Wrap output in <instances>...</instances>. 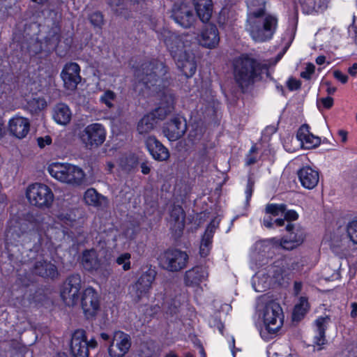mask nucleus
<instances>
[{
	"label": "nucleus",
	"mask_w": 357,
	"mask_h": 357,
	"mask_svg": "<svg viewBox=\"0 0 357 357\" xmlns=\"http://www.w3.org/2000/svg\"><path fill=\"white\" fill-rule=\"evenodd\" d=\"M158 96L161 98L160 105L152 113L144 116L137 123V130L140 135H145L151 132L156 126L158 120L165 119L172 109V96L165 90L160 91Z\"/></svg>",
	"instance_id": "obj_1"
},
{
	"label": "nucleus",
	"mask_w": 357,
	"mask_h": 357,
	"mask_svg": "<svg viewBox=\"0 0 357 357\" xmlns=\"http://www.w3.org/2000/svg\"><path fill=\"white\" fill-rule=\"evenodd\" d=\"M278 26L276 16L267 14L256 20L246 22L245 30L256 42H264L272 38Z\"/></svg>",
	"instance_id": "obj_2"
},
{
	"label": "nucleus",
	"mask_w": 357,
	"mask_h": 357,
	"mask_svg": "<svg viewBox=\"0 0 357 357\" xmlns=\"http://www.w3.org/2000/svg\"><path fill=\"white\" fill-rule=\"evenodd\" d=\"M47 170L52 177L64 183L79 185L85 181V174L82 168L70 163L53 162Z\"/></svg>",
	"instance_id": "obj_3"
},
{
	"label": "nucleus",
	"mask_w": 357,
	"mask_h": 357,
	"mask_svg": "<svg viewBox=\"0 0 357 357\" xmlns=\"http://www.w3.org/2000/svg\"><path fill=\"white\" fill-rule=\"evenodd\" d=\"M259 317L270 333H275L283 324L282 310L274 301H261L258 305Z\"/></svg>",
	"instance_id": "obj_4"
},
{
	"label": "nucleus",
	"mask_w": 357,
	"mask_h": 357,
	"mask_svg": "<svg viewBox=\"0 0 357 357\" xmlns=\"http://www.w3.org/2000/svg\"><path fill=\"white\" fill-rule=\"evenodd\" d=\"M259 64L252 58L242 55L234 62V79L241 87H247L252 84L259 75Z\"/></svg>",
	"instance_id": "obj_5"
},
{
	"label": "nucleus",
	"mask_w": 357,
	"mask_h": 357,
	"mask_svg": "<svg viewBox=\"0 0 357 357\" xmlns=\"http://www.w3.org/2000/svg\"><path fill=\"white\" fill-rule=\"evenodd\" d=\"M75 210H63L56 215L57 222L54 218L47 216L43 218L40 229L50 238H53L57 234L63 233L61 224L70 225L75 221Z\"/></svg>",
	"instance_id": "obj_6"
},
{
	"label": "nucleus",
	"mask_w": 357,
	"mask_h": 357,
	"mask_svg": "<svg viewBox=\"0 0 357 357\" xmlns=\"http://www.w3.org/2000/svg\"><path fill=\"white\" fill-rule=\"evenodd\" d=\"M107 130L105 127L100 123H93L87 125L79 133V139L82 144L87 149H96L105 141Z\"/></svg>",
	"instance_id": "obj_7"
},
{
	"label": "nucleus",
	"mask_w": 357,
	"mask_h": 357,
	"mask_svg": "<svg viewBox=\"0 0 357 357\" xmlns=\"http://www.w3.org/2000/svg\"><path fill=\"white\" fill-rule=\"evenodd\" d=\"M26 195L30 204L38 208L50 207L54 201L52 190L42 183L30 185L26 189Z\"/></svg>",
	"instance_id": "obj_8"
},
{
	"label": "nucleus",
	"mask_w": 357,
	"mask_h": 357,
	"mask_svg": "<svg viewBox=\"0 0 357 357\" xmlns=\"http://www.w3.org/2000/svg\"><path fill=\"white\" fill-rule=\"evenodd\" d=\"M141 80L153 91H157L160 86V78L166 74L167 70L163 63L155 61L142 66Z\"/></svg>",
	"instance_id": "obj_9"
},
{
	"label": "nucleus",
	"mask_w": 357,
	"mask_h": 357,
	"mask_svg": "<svg viewBox=\"0 0 357 357\" xmlns=\"http://www.w3.org/2000/svg\"><path fill=\"white\" fill-rule=\"evenodd\" d=\"M81 264L86 271L95 273L104 278H107L112 273L109 265L102 261L99 259L97 252L93 249L87 250L82 252Z\"/></svg>",
	"instance_id": "obj_10"
},
{
	"label": "nucleus",
	"mask_w": 357,
	"mask_h": 357,
	"mask_svg": "<svg viewBox=\"0 0 357 357\" xmlns=\"http://www.w3.org/2000/svg\"><path fill=\"white\" fill-rule=\"evenodd\" d=\"M303 264L298 260L282 258L268 266L269 276L276 281L288 276L294 272L301 271Z\"/></svg>",
	"instance_id": "obj_11"
},
{
	"label": "nucleus",
	"mask_w": 357,
	"mask_h": 357,
	"mask_svg": "<svg viewBox=\"0 0 357 357\" xmlns=\"http://www.w3.org/2000/svg\"><path fill=\"white\" fill-rule=\"evenodd\" d=\"M165 43L174 60L181 58L191 52L190 49L191 40L189 36H177L168 33Z\"/></svg>",
	"instance_id": "obj_12"
},
{
	"label": "nucleus",
	"mask_w": 357,
	"mask_h": 357,
	"mask_svg": "<svg viewBox=\"0 0 357 357\" xmlns=\"http://www.w3.org/2000/svg\"><path fill=\"white\" fill-rule=\"evenodd\" d=\"M188 255L180 250L165 251L160 258L162 268L168 271L176 272L184 268L188 263Z\"/></svg>",
	"instance_id": "obj_13"
},
{
	"label": "nucleus",
	"mask_w": 357,
	"mask_h": 357,
	"mask_svg": "<svg viewBox=\"0 0 357 357\" xmlns=\"http://www.w3.org/2000/svg\"><path fill=\"white\" fill-rule=\"evenodd\" d=\"M81 287L80 275L73 274L67 279L61 291V296L67 305H74L77 303Z\"/></svg>",
	"instance_id": "obj_14"
},
{
	"label": "nucleus",
	"mask_w": 357,
	"mask_h": 357,
	"mask_svg": "<svg viewBox=\"0 0 357 357\" xmlns=\"http://www.w3.org/2000/svg\"><path fill=\"white\" fill-rule=\"evenodd\" d=\"M130 335L123 331H117L113 333L111 343L108 347L110 357H123L131 347Z\"/></svg>",
	"instance_id": "obj_15"
},
{
	"label": "nucleus",
	"mask_w": 357,
	"mask_h": 357,
	"mask_svg": "<svg viewBox=\"0 0 357 357\" xmlns=\"http://www.w3.org/2000/svg\"><path fill=\"white\" fill-rule=\"evenodd\" d=\"M155 278V273L153 271H146L142 274L136 282L130 287L132 297L138 301L145 296L151 289Z\"/></svg>",
	"instance_id": "obj_16"
},
{
	"label": "nucleus",
	"mask_w": 357,
	"mask_h": 357,
	"mask_svg": "<svg viewBox=\"0 0 357 357\" xmlns=\"http://www.w3.org/2000/svg\"><path fill=\"white\" fill-rule=\"evenodd\" d=\"M80 71V66L77 63L69 62L64 65L61 72V77L66 89L75 91L77 89L82 81Z\"/></svg>",
	"instance_id": "obj_17"
},
{
	"label": "nucleus",
	"mask_w": 357,
	"mask_h": 357,
	"mask_svg": "<svg viewBox=\"0 0 357 357\" xmlns=\"http://www.w3.org/2000/svg\"><path fill=\"white\" fill-rule=\"evenodd\" d=\"M186 130L185 119L181 116H176L165 124L162 132L169 141L175 142L181 138Z\"/></svg>",
	"instance_id": "obj_18"
},
{
	"label": "nucleus",
	"mask_w": 357,
	"mask_h": 357,
	"mask_svg": "<svg viewBox=\"0 0 357 357\" xmlns=\"http://www.w3.org/2000/svg\"><path fill=\"white\" fill-rule=\"evenodd\" d=\"M286 229L290 231L289 236L286 238L275 241V243L276 245L285 250H293L303 243L305 232L303 228L289 223L287 225Z\"/></svg>",
	"instance_id": "obj_19"
},
{
	"label": "nucleus",
	"mask_w": 357,
	"mask_h": 357,
	"mask_svg": "<svg viewBox=\"0 0 357 357\" xmlns=\"http://www.w3.org/2000/svg\"><path fill=\"white\" fill-rule=\"evenodd\" d=\"M81 305L86 318L94 317L100 307L99 295L91 287L86 288L82 295Z\"/></svg>",
	"instance_id": "obj_20"
},
{
	"label": "nucleus",
	"mask_w": 357,
	"mask_h": 357,
	"mask_svg": "<svg viewBox=\"0 0 357 357\" xmlns=\"http://www.w3.org/2000/svg\"><path fill=\"white\" fill-rule=\"evenodd\" d=\"M30 130V121L29 119L16 114L11 117L8 122V130L10 135L23 139L29 133Z\"/></svg>",
	"instance_id": "obj_21"
},
{
	"label": "nucleus",
	"mask_w": 357,
	"mask_h": 357,
	"mask_svg": "<svg viewBox=\"0 0 357 357\" xmlns=\"http://www.w3.org/2000/svg\"><path fill=\"white\" fill-rule=\"evenodd\" d=\"M172 16L175 22L184 28L190 27L195 21L192 9L187 3L175 5Z\"/></svg>",
	"instance_id": "obj_22"
},
{
	"label": "nucleus",
	"mask_w": 357,
	"mask_h": 357,
	"mask_svg": "<svg viewBox=\"0 0 357 357\" xmlns=\"http://www.w3.org/2000/svg\"><path fill=\"white\" fill-rule=\"evenodd\" d=\"M70 351L74 357H89L87 339L84 331L79 329L74 332L71 339Z\"/></svg>",
	"instance_id": "obj_23"
},
{
	"label": "nucleus",
	"mask_w": 357,
	"mask_h": 357,
	"mask_svg": "<svg viewBox=\"0 0 357 357\" xmlns=\"http://www.w3.org/2000/svg\"><path fill=\"white\" fill-rule=\"evenodd\" d=\"M33 272L43 278L55 279L59 276L56 266L47 260L45 255L38 257L33 266Z\"/></svg>",
	"instance_id": "obj_24"
},
{
	"label": "nucleus",
	"mask_w": 357,
	"mask_h": 357,
	"mask_svg": "<svg viewBox=\"0 0 357 357\" xmlns=\"http://www.w3.org/2000/svg\"><path fill=\"white\" fill-rule=\"evenodd\" d=\"M146 147L152 156L158 161H166L170 154L169 150L154 136H149L145 141Z\"/></svg>",
	"instance_id": "obj_25"
},
{
	"label": "nucleus",
	"mask_w": 357,
	"mask_h": 357,
	"mask_svg": "<svg viewBox=\"0 0 357 357\" xmlns=\"http://www.w3.org/2000/svg\"><path fill=\"white\" fill-rule=\"evenodd\" d=\"M297 139L300 142L301 146L307 149L317 147L321 143L320 138L310 132V128L307 124L300 127L297 132Z\"/></svg>",
	"instance_id": "obj_26"
},
{
	"label": "nucleus",
	"mask_w": 357,
	"mask_h": 357,
	"mask_svg": "<svg viewBox=\"0 0 357 357\" xmlns=\"http://www.w3.org/2000/svg\"><path fill=\"white\" fill-rule=\"evenodd\" d=\"M329 322L328 317H320L315 320V335L313 338V347L317 350L321 349V347L326 344L325 331Z\"/></svg>",
	"instance_id": "obj_27"
},
{
	"label": "nucleus",
	"mask_w": 357,
	"mask_h": 357,
	"mask_svg": "<svg viewBox=\"0 0 357 357\" xmlns=\"http://www.w3.org/2000/svg\"><path fill=\"white\" fill-rule=\"evenodd\" d=\"M301 185L307 189H313L319 183V175L317 171L310 167H305L298 173Z\"/></svg>",
	"instance_id": "obj_28"
},
{
	"label": "nucleus",
	"mask_w": 357,
	"mask_h": 357,
	"mask_svg": "<svg viewBox=\"0 0 357 357\" xmlns=\"http://www.w3.org/2000/svg\"><path fill=\"white\" fill-rule=\"evenodd\" d=\"M208 272L204 266H195L185 274V283L188 286H197L206 280Z\"/></svg>",
	"instance_id": "obj_29"
},
{
	"label": "nucleus",
	"mask_w": 357,
	"mask_h": 357,
	"mask_svg": "<svg viewBox=\"0 0 357 357\" xmlns=\"http://www.w3.org/2000/svg\"><path fill=\"white\" fill-rule=\"evenodd\" d=\"M198 40L199 44L203 47L210 49L216 47L220 40L217 28L213 25L207 26L202 32Z\"/></svg>",
	"instance_id": "obj_30"
},
{
	"label": "nucleus",
	"mask_w": 357,
	"mask_h": 357,
	"mask_svg": "<svg viewBox=\"0 0 357 357\" xmlns=\"http://www.w3.org/2000/svg\"><path fill=\"white\" fill-rule=\"evenodd\" d=\"M178 68L187 77H192L196 72L197 64L194 54L191 52L187 55L175 60Z\"/></svg>",
	"instance_id": "obj_31"
},
{
	"label": "nucleus",
	"mask_w": 357,
	"mask_h": 357,
	"mask_svg": "<svg viewBox=\"0 0 357 357\" xmlns=\"http://www.w3.org/2000/svg\"><path fill=\"white\" fill-rule=\"evenodd\" d=\"M169 222L171 229L176 234H179L183 230L185 225V213L181 206H174L172 207Z\"/></svg>",
	"instance_id": "obj_32"
},
{
	"label": "nucleus",
	"mask_w": 357,
	"mask_h": 357,
	"mask_svg": "<svg viewBox=\"0 0 357 357\" xmlns=\"http://www.w3.org/2000/svg\"><path fill=\"white\" fill-rule=\"evenodd\" d=\"M52 117L57 124L66 126L71 121L72 112L67 105L58 103L54 107Z\"/></svg>",
	"instance_id": "obj_33"
},
{
	"label": "nucleus",
	"mask_w": 357,
	"mask_h": 357,
	"mask_svg": "<svg viewBox=\"0 0 357 357\" xmlns=\"http://www.w3.org/2000/svg\"><path fill=\"white\" fill-rule=\"evenodd\" d=\"M248 14L246 22L253 20L265 15V1L264 0H248Z\"/></svg>",
	"instance_id": "obj_34"
},
{
	"label": "nucleus",
	"mask_w": 357,
	"mask_h": 357,
	"mask_svg": "<svg viewBox=\"0 0 357 357\" xmlns=\"http://www.w3.org/2000/svg\"><path fill=\"white\" fill-rule=\"evenodd\" d=\"M83 199L86 204L96 208L105 207L107 204L106 197L99 194L94 188L86 190Z\"/></svg>",
	"instance_id": "obj_35"
},
{
	"label": "nucleus",
	"mask_w": 357,
	"mask_h": 357,
	"mask_svg": "<svg viewBox=\"0 0 357 357\" xmlns=\"http://www.w3.org/2000/svg\"><path fill=\"white\" fill-rule=\"evenodd\" d=\"M194 6L199 19L204 22L208 21L211 16V1L194 0Z\"/></svg>",
	"instance_id": "obj_36"
},
{
	"label": "nucleus",
	"mask_w": 357,
	"mask_h": 357,
	"mask_svg": "<svg viewBox=\"0 0 357 357\" xmlns=\"http://www.w3.org/2000/svg\"><path fill=\"white\" fill-rule=\"evenodd\" d=\"M304 13L312 14L324 10L326 7L327 0H299Z\"/></svg>",
	"instance_id": "obj_37"
},
{
	"label": "nucleus",
	"mask_w": 357,
	"mask_h": 357,
	"mask_svg": "<svg viewBox=\"0 0 357 357\" xmlns=\"http://www.w3.org/2000/svg\"><path fill=\"white\" fill-rule=\"evenodd\" d=\"M144 0H107L112 9L119 15H122V10L130 8L136 4H139Z\"/></svg>",
	"instance_id": "obj_38"
},
{
	"label": "nucleus",
	"mask_w": 357,
	"mask_h": 357,
	"mask_svg": "<svg viewBox=\"0 0 357 357\" xmlns=\"http://www.w3.org/2000/svg\"><path fill=\"white\" fill-rule=\"evenodd\" d=\"M309 308L307 300L305 297H301L298 303L296 304L292 317L295 321H299L303 317Z\"/></svg>",
	"instance_id": "obj_39"
},
{
	"label": "nucleus",
	"mask_w": 357,
	"mask_h": 357,
	"mask_svg": "<svg viewBox=\"0 0 357 357\" xmlns=\"http://www.w3.org/2000/svg\"><path fill=\"white\" fill-rule=\"evenodd\" d=\"M268 277L265 280L261 278V274L257 275L252 281V287L256 291L262 292L265 291L270 285L271 278L269 276L268 269L267 270Z\"/></svg>",
	"instance_id": "obj_40"
},
{
	"label": "nucleus",
	"mask_w": 357,
	"mask_h": 357,
	"mask_svg": "<svg viewBox=\"0 0 357 357\" xmlns=\"http://www.w3.org/2000/svg\"><path fill=\"white\" fill-rule=\"evenodd\" d=\"M285 211L286 206L283 204H269L266 205L265 208V212L267 215L274 217L282 216Z\"/></svg>",
	"instance_id": "obj_41"
},
{
	"label": "nucleus",
	"mask_w": 357,
	"mask_h": 357,
	"mask_svg": "<svg viewBox=\"0 0 357 357\" xmlns=\"http://www.w3.org/2000/svg\"><path fill=\"white\" fill-rule=\"evenodd\" d=\"M137 163V159L132 154L123 155L119 159L120 167L125 170H130Z\"/></svg>",
	"instance_id": "obj_42"
},
{
	"label": "nucleus",
	"mask_w": 357,
	"mask_h": 357,
	"mask_svg": "<svg viewBox=\"0 0 357 357\" xmlns=\"http://www.w3.org/2000/svg\"><path fill=\"white\" fill-rule=\"evenodd\" d=\"M283 146L288 152H294L301 146V144L297 137L294 138L293 135H288L284 139Z\"/></svg>",
	"instance_id": "obj_43"
},
{
	"label": "nucleus",
	"mask_w": 357,
	"mask_h": 357,
	"mask_svg": "<svg viewBox=\"0 0 357 357\" xmlns=\"http://www.w3.org/2000/svg\"><path fill=\"white\" fill-rule=\"evenodd\" d=\"M212 238L211 234H204L200 245V255L202 257H206L211 250Z\"/></svg>",
	"instance_id": "obj_44"
},
{
	"label": "nucleus",
	"mask_w": 357,
	"mask_h": 357,
	"mask_svg": "<svg viewBox=\"0 0 357 357\" xmlns=\"http://www.w3.org/2000/svg\"><path fill=\"white\" fill-rule=\"evenodd\" d=\"M131 255L128 252H124L119 255L116 259V263L121 266L123 271H128L131 268L130 265Z\"/></svg>",
	"instance_id": "obj_45"
},
{
	"label": "nucleus",
	"mask_w": 357,
	"mask_h": 357,
	"mask_svg": "<svg viewBox=\"0 0 357 357\" xmlns=\"http://www.w3.org/2000/svg\"><path fill=\"white\" fill-rule=\"evenodd\" d=\"M115 98L116 94L114 92L107 90L100 96V100L101 102L104 103L107 107L111 108L113 107V102Z\"/></svg>",
	"instance_id": "obj_46"
},
{
	"label": "nucleus",
	"mask_w": 357,
	"mask_h": 357,
	"mask_svg": "<svg viewBox=\"0 0 357 357\" xmlns=\"http://www.w3.org/2000/svg\"><path fill=\"white\" fill-rule=\"evenodd\" d=\"M347 233L350 240L354 244H357V220H354L349 222Z\"/></svg>",
	"instance_id": "obj_47"
},
{
	"label": "nucleus",
	"mask_w": 357,
	"mask_h": 357,
	"mask_svg": "<svg viewBox=\"0 0 357 357\" xmlns=\"http://www.w3.org/2000/svg\"><path fill=\"white\" fill-rule=\"evenodd\" d=\"M90 21L95 26H101L103 24V16L100 13H93L90 16Z\"/></svg>",
	"instance_id": "obj_48"
},
{
	"label": "nucleus",
	"mask_w": 357,
	"mask_h": 357,
	"mask_svg": "<svg viewBox=\"0 0 357 357\" xmlns=\"http://www.w3.org/2000/svg\"><path fill=\"white\" fill-rule=\"evenodd\" d=\"M315 66L312 63H307L305 69L303 72L301 73V75L302 77L309 79L311 77V75L314 73Z\"/></svg>",
	"instance_id": "obj_49"
},
{
	"label": "nucleus",
	"mask_w": 357,
	"mask_h": 357,
	"mask_svg": "<svg viewBox=\"0 0 357 357\" xmlns=\"http://www.w3.org/2000/svg\"><path fill=\"white\" fill-rule=\"evenodd\" d=\"M218 225L219 221L218 220H213L208 226L204 234H211V237L213 238V233L215 229L218 227Z\"/></svg>",
	"instance_id": "obj_50"
},
{
	"label": "nucleus",
	"mask_w": 357,
	"mask_h": 357,
	"mask_svg": "<svg viewBox=\"0 0 357 357\" xmlns=\"http://www.w3.org/2000/svg\"><path fill=\"white\" fill-rule=\"evenodd\" d=\"M218 225L219 221L218 220H213L208 226L204 234H211V237L213 238V233L215 229L218 227Z\"/></svg>",
	"instance_id": "obj_51"
},
{
	"label": "nucleus",
	"mask_w": 357,
	"mask_h": 357,
	"mask_svg": "<svg viewBox=\"0 0 357 357\" xmlns=\"http://www.w3.org/2000/svg\"><path fill=\"white\" fill-rule=\"evenodd\" d=\"M37 143L40 148L43 149L47 145H50L52 143V139L50 136L46 135L44 137H38L37 139Z\"/></svg>",
	"instance_id": "obj_52"
},
{
	"label": "nucleus",
	"mask_w": 357,
	"mask_h": 357,
	"mask_svg": "<svg viewBox=\"0 0 357 357\" xmlns=\"http://www.w3.org/2000/svg\"><path fill=\"white\" fill-rule=\"evenodd\" d=\"M287 86L289 89L291 91L297 90L301 86V82L299 80H297L294 78H290L287 82Z\"/></svg>",
	"instance_id": "obj_53"
},
{
	"label": "nucleus",
	"mask_w": 357,
	"mask_h": 357,
	"mask_svg": "<svg viewBox=\"0 0 357 357\" xmlns=\"http://www.w3.org/2000/svg\"><path fill=\"white\" fill-rule=\"evenodd\" d=\"M333 75L335 79L341 82L342 84H345L348 81V76L343 74L340 70H335L333 72Z\"/></svg>",
	"instance_id": "obj_54"
},
{
	"label": "nucleus",
	"mask_w": 357,
	"mask_h": 357,
	"mask_svg": "<svg viewBox=\"0 0 357 357\" xmlns=\"http://www.w3.org/2000/svg\"><path fill=\"white\" fill-rule=\"evenodd\" d=\"M283 215L284 216L285 219L289 220H295L298 217V213L296 211L291 210L287 212L285 211Z\"/></svg>",
	"instance_id": "obj_55"
},
{
	"label": "nucleus",
	"mask_w": 357,
	"mask_h": 357,
	"mask_svg": "<svg viewBox=\"0 0 357 357\" xmlns=\"http://www.w3.org/2000/svg\"><path fill=\"white\" fill-rule=\"evenodd\" d=\"M32 102L33 103L36 104V107L38 109H43L47 105L46 102L43 98L33 99Z\"/></svg>",
	"instance_id": "obj_56"
},
{
	"label": "nucleus",
	"mask_w": 357,
	"mask_h": 357,
	"mask_svg": "<svg viewBox=\"0 0 357 357\" xmlns=\"http://www.w3.org/2000/svg\"><path fill=\"white\" fill-rule=\"evenodd\" d=\"M321 102L326 108H331L333 105V99L331 97L323 98Z\"/></svg>",
	"instance_id": "obj_57"
},
{
	"label": "nucleus",
	"mask_w": 357,
	"mask_h": 357,
	"mask_svg": "<svg viewBox=\"0 0 357 357\" xmlns=\"http://www.w3.org/2000/svg\"><path fill=\"white\" fill-rule=\"evenodd\" d=\"M253 185H254L253 182L250 179H249L248 185H247V188L245 190V195H246V197L248 199H250L252 196V191H253Z\"/></svg>",
	"instance_id": "obj_58"
},
{
	"label": "nucleus",
	"mask_w": 357,
	"mask_h": 357,
	"mask_svg": "<svg viewBox=\"0 0 357 357\" xmlns=\"http://www.w3.org/2000/svg\"><path fill=\"white\" fill-rule=\"evenodd\" d=\"M263 223H264V225L267 228L273 227L274 223L271 217V215H267L264 218Z\"/></svg>",
	"instance_id": "obj_59"
},
{
	"label": "nucleus",
	"mask_w": 357,
	"mask_h": 357,
	"mask_svg": "<svg viewBox=\"0 0 357 357\" xmlns=\"http://www.w3.org/2000/svg\"><path fill=\"white\" fill-rule=\"evenodd\" d=\"M326 85L327 86L326 92L328 94H333L336 91V87L331 86L329 82H326Z\"/></svg>",
	"instance_id": "obj_60"
},
{
	"label": "nucleus",
	"mask_w": 357,
	"mask_h": 357,
	"mask_svg": "<svg viewBox=\"0 0 357 357\" xmlns=\"http://www.w3.org/2000/svg\"><path fill=\"white\" fill-rule=\"evenodd\" d=\"M356 70H357V63H354L352 65V66L349 68L348 72L351 75L355 76L356 75Z\"/></svg>",
	"instance_id": "obj_61"
},
{
	"label": "nucleus",
	"mask_w": 357,
	"mask_h": 357,
	"mask_svg": "<svg viewBox=\"0 0 357 357\" xmlns=\"http://www.w3.org/2000/svg\"><path fill=\"white\" fill-rule=\"evenodd\" d=\"M294 291H295L296 294H298L302 289V283L296 282L294 283Z\"/></svg>",
	"instance_id": "obj_62"
},
{
	"label": "nucleus",
	"mask_w": 357,
	"mask_h": 357,
	"mask_svg": "<svg viewBox=\"0 0 357 357\" xmlns=\"http://www.w3.org/2000/svg\"><path fill=\"white\" fill-rule=\"evenodd\" d=\"M141 169H142V172L144 174H148L151 171L150 167L145 163L142 164Z\"/></svg>",
	"instance_id": "obj_63"
},
{
	"label": "nucleus",
	"mask_w": 357,
	"mask_h": 357,
	"mask_svg": "<svg viewBox=\"0 0 357 357\" xmlns=\"http://www.w3.org/2000/svg\"><path fill=\"white\" fill-rule=\"evenodd\" d=\"M352 307V311L351 312V315L352 317H357V303H353L351 305Z\"/></svg>",
	"instance_id": "obj_64"
}]
</instances>
